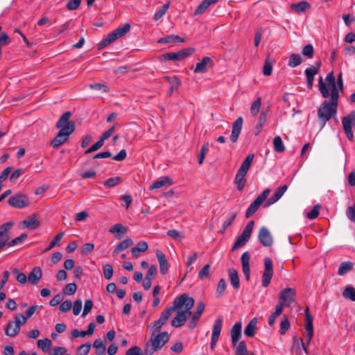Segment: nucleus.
Instances as JSON below:
<instances>
[{
  "label": "nucleus",
  "instance_id": "8fccbe9b",
  "mask_svg": "<svg viewBox=\"0 0 355 355\" xmlns=\"http://www.w3.org/2000/svg\"><path fill=\"white\" fill-rule=\"evenodd\" d=\"M290 328V322L286 316H284L280 323V334L284 335Z\"/></svg>",
  "mask_w": 355,
  "mask_h": 355
},
{
  "label": "nucleus",
  "instance_id": "cd10ccee",
  "mask_svg": "<svg viewBox=\"0 0 355 355\" xmlns=\"http://www.w3.org/2000/svg\"><path fill=\"white\" fill-rule=\"evenodd\" d=\"M257 324V318H253L248 324L246 325L244 329V334L246 336L252 338L255 335V329Z\"/></svg>",
  "mask_w": 355,
  "mask_h": 355
},
{
  "label": "nucleus",
  "instance_id": "69168bd1",
  "mask_svg": "<svg viewBox=\"0 0 355 355\" xmlns=\"http://www.w3.org/2000/svg\"><path fill=\"white\" fill-rule=\"evenodd\" d=\"M130 29V25L129 24H125L123 27H119L115 29L116 33L118 34L119 37L125 35L128 32H129Z\"/></svg>",
  "mask_w": 355,
  "mask_h": 355
},
{
  "label": "nucleus",
  "instance_id": "7ed1b4c3",
  "mask_svg": "<svg viewBox=\"0 0 355 355\" xmlns=\"http://www.w3.org/2000/svg\"><path fill=\"white\" fill-rule=\"evenodd\" d=\"M71 112H64L55 124L56 128L60 131L51 141L50 145L54 148H58L65 144L69 139L70 135L76 130V123L70 121Z\"/></svg>",
  "mask_w": 355,
  "mask_h": 355
},
{
  "label": "nucleus",
  "instance_id": "3c124183",
  "mask_svg": "<svg viewBox=\"0 0 355 355\" xmlns=\"http://www.w3.org/2000/svg\"><path fill=\"white\" fill-rule=\"evenodd\" d=\"M64 232H60L58 233L54 238L51 241V242L50 243L49 245L46 248V250H44V252H46V251H49L50 250H51L52 248H53L56 245H58L59 243V242L60 241V240L62 239V238L64 236Z\"/></svg>",
  "mask_w": 355,
  "mask_h": 355
},
{
  "label": "nucleus",
  "instance_id": "e2e57ef3",
  "mask_svg": "<svg viewBox=\"0 0 355 355\" xmlns=\"http://www.w3.org/2000/svg\"><path fill=\"white\" fill-rule=\"evenodd\" d=\"M26 238L27 234H22L19 236L16 237L15 239L11 240L10 241H8V246H14L19 243H21Z\"/></svg>",
  "mask_w": 355,
  "mask_h": 355
},
{
  "label": "nucleus",
  "instance_id": "2f4dec72",
  "mask_svg": "<svg viewBox=\"0 0 355 355\" xmlns=\"http://www.w3.org/2000/svg\"><path fill=\"white\" fill-rule=\"evenodd\" d=\"M218 0H203L196 8L194 15H199L203 13L210 5L215 3Z\"/></svg>",
  "mask_w": 355,
  "mask_h": 355
},
{
  "label": "nucleus",
  "instance_id": "58836bf2",
  "mask_svg": "<svg viewBox=\"0 0 355 355\" xmlns=\"http://www.w3.org/2000/svg\"><path fill=\"white\" fill-rule=\"evenodd\" d=\"M274 150L277 153H283L285 150V146L282 139L279 136H276L273 139Z\"/></svg>",
  "mask_w": 355,
  "mask_h": 355
},
{
  "label": "nucleus",
  "instance_id": "393cba45",
  "mask_svg": "<svg viewBox=\"0 0 355 355\" xmlns=\"http://www.w3.org/2000/svg\"><path fill=\"white\" fill-rule=\"evenodd\" d=\"M14 225L13 221H8L0 225V241H8L10 239L9 231Z\"/></svg>",
  "mask_w": 355,
  "mask_h": 355
},
{
  "label": "nucleus",
  "instance_id": "a878e982",
  "mask_svg": "<svg viewBox=\"0 0 355 355\" xmlns=\"http://www.w3.org/2000/svg\"><path fill=\"white\" fill-rule=\"evenodd\" d=\"M21 225L28 230H35L40 227V223L35 215L28 216L26 220L21 222Z\"/></svg>",
  "mask_w": 355,
  "mask_h": 355
},
{
  "label": "nucleus",
  "instance_id": "a211bd4d",
  "mask_svg": "<svg viewBox=\"0 0 355 355\" xmlns=\"http://www.w3.org/2000/svg\"><path fill=\"white\" fill-rule=\"evenodd\" d=\"M288 187L286 185H284L282 187H279L277 189L275 192L273 193V195L266 201V202L264 204L263 207H269L274 203H275L277 201H278L281 197L284 195V193L287 190Z\"/></svg>",
  "mask_w": 355,
  "mask_h": 355
},
{
  "label": "nucleus",
  "instance_id": "f03ea898",
  "mask_svg": "<svg viewBox=\"0 0 355 355\" xmlns=\"http://www.w3.org/2000/svg\"><path fill=\"white\" fill-rule=\"evenodd\" d=\"M193 304L194 299L187 293L182 294L173 300V305L167 308L171 315L174 311H177L175 317L171 320L173 327L178 328L184 324L191 314V309Z\"/></svg>",
  "mask_w": 355,
  "mask_h": 355
},
{
  "label": "nucleus",
  "instance_id": "c85d7f7f",
  "mask_svg": "<svg viewBox=\"0 0 355 355\" xmlns=\"http://www.w3.org/2000/svg\"><path fill=\"white\" fill-rule=\"evenodd\" d=\"M118 38H119V37L114 30L108 34L105 39L100 42L98 44V48L103 49L116 40Z\"/></svg>",
  "mask_w": 355,
  "mask_h": 355
},
{
  "label": "nucleus",
  "instance_id": "bb28decb",
  "mask_svg": "<svg viewBox=\"0 0 355 355\" xmlns=\"http://www.w3.org/2000/svg\"><path fill=\"white\" fill-rule=\"evenodd\" d=\"M246 173L241 171H238L234 179V184L236 185L237 189L239 191H243L246 183V178H245Z\"/></svg>",
  "mask_w": 355,
  "mask_h": 355
},
{
  "label": "nucleus",
  "instance_id": "a18cd8bd",
  "mask_svg": "<svg viewBox=\"0 0 355 355\" xmlns=\"http://www.w3.org/2000/svg\"><path fill=\"white\" fill-rule=\"evenodd\" d=\"M261 105V98H257L252 104L250 107L251 114L254 116H257L259 112Z\"/></svg>",
  "mask_w": 355,
  "mask_h": 355
},
{
  "label": "nucleus",
  "instance_id": "9d476101",
  "mask_svg": "<svg viewBox=\"0 0 355 355\" xmlns=\"http://www.w3.org/2000/svg\"><path fill=\"white\" fill-rule=\"evenodd\" d=\"M273 275L272 261L270 258L266 257L264 259V271L262 275V286L267 287Z\"/></svg>",
  "mask_w": 355,
  "mask_h": 355
},
{
  "label": "nucleus",
  "instance_id": "4d7b16f0",
  "mask_svg": "<svg viewBox=\"0 0 355 355\" xmlns=\"http://www.w3.org/2000/svg\"><path fill=\"white\" fill-rule=\"evenodd\" d=\"M166 234L168 236L177 241H182L184 238V234L176 230H169L167 231Z\"/></svg>",
  "mask_w": 355,
  "mask_h": 355
},
{
  "label": "nucleus",
  "instance_id": "052dcab7",
  "mask_svg": "<svg viewBox=\"0 0 355 355\" xmlns=\"http://www.w3.org/2000/svg\"><path fill=\"white\" fill-rule=\"evenodd\" d=\"M302 53L304 56H306L308 58H312L313 57V54H314V50H313V46L311 44L306 45L302 49Z\"/></svg>",
  "mask_w": 355,
  "mask_h": 355
},
{
  "label": "nucleus",
  "instance_id": "37998d69",
  "mask_svg": "<svg viewBox=\"0 0 355 355\" xmlns=\"http://www.w3.org/2000/svg\"><path fill=\"white\" fill-rule=\"evenodd\" d=\"M343 295L345 298L355 302V289L352 286H347L343 291Z\"/></svg>",
  "mask_w": 355,
  "mask_h": 355
},
{
  "label": "nucleus",
  "instance_id": "1a4fd4ad",
  "mask_svg": "<svg viewBox=\"0 0 355 355\" xmlns=\"http://www.w3.org/2000/svg\"><path fill=\"white\" fill-rule=\"evenodd\" d=\"M8 202L12 207L21 209L29 205V199L26 195L19 193L10 196Z\"/></svg>",
  "mask_w": 355,
  "mask_h": 355
},
{
  "label": "nucleus",
  "instance_id": "6ab92c4d",
  "mask_svg": "<svg viewBox=\"0 0 355 355\" xmlns=\"http://www.w3.org/2000/svg\"><path fill=\"white\" fill-rule=\"evenodd\" d=\"M243 125V119L242 117H239L236 119V121L234 122L232 125V133L230 135V139L233 143H235L237 141L239 134L241 131Z\"/></svg>",
  "mask_w": 355,
  "mask_h": 355
},
{
  "label": "nucleus",
  "instance_id": "4468645a",
  "mask_svg": "<svg viewBox=\"0 0 355 355\" xmlns=\"http://www.w3.org/2000/svg\"><path fill=\"white\" fill-rule=\"evenodd\" d=\"M258 239L264 247H270L273 243L272 236L268 229L266 227H262L259 230Z\"/></svg>",
  "mask_w": 355,
  "mask_h": 355
},
{
  "label": "nucleus",
  "instance_id": "0eeeda50",
  "mask_svg": "<svg viewBox=\"0 0 355 355\" xmlns=\"http://www.w3.org/2000/svg\"><path fill=\"white\" fill-rule=\"evenodd\" d=\"M254 225V220H250L247 224L241 234L237 238L236 241H235L232 248V251L245 245V243L248 241L249 239L250 238Z\"/></svg>",
  "mask_w": 355,
  "mask_h": 355
},
{
  "label": "nucleus",
  "instance_id": "864d4df0",
  "mask_svg": "<svg viewBox=\"0 0 355 355\" xmlns=\"http://www.w3.org/2000/svg\"><path fill=\"white\" fill-rule=\"evenodd\" d=\"M320 209V205L318 204L315 205L313 208L311 209V211L306 214V217L310 220L316 218L319 215V211Z\"/></svg>",
  "mask_w": 355,
  "mask_h": 355
},
{
  "label": "nucleus",
  "instance_id": "338daca9",
  "mask_svg": "<svg viewBox=\"0 0 355 355\" xmlns=\"http://www.w3.org/2000/svg\"><path fill=\"white\" fill-rule=\"evenodd\" d=\"M125 355H143L141 348L138 346H134L128 349Z\"/></svg>",
  "mask_w": 355,
  "mask_h": 355
},
{
  "label": "nucleus",
  "instance_id": "680f3d73",
  "mask_svg": "<svg viewBox=\"0 0 355 355\" xmlns=\"http://www.w3.org/2000/svg\"><path fill=\"white\" fill-rule=\"evenodd\" d=\"M77 289L76 284L74 283L67 284L64 289V293L68 295H73Z\"/></svg>",
  "mask_w": 355,
  "mask_h": 355
},
{
  "label": "nucleus",
  "instance_id": "774afa93",
  "mask_svg": "<svg viewBox=\"0 0 355 355\" xmlns=\"http://www.w3.org/2000/svg\"><path fill=\"white\" fill-rule=\"evenodd\" d=\"M346 215L349 220L355 223V207H349L347 209Z\"/></svg>",
  "mask_w": 355,
  "mask_h": 355
},
{
  "label": "nucleus",
  "instance_id": "09e8293b",
  "mask_svg": "<svg viewBox=\"0 0 355 355\" xmlns=\"http://www.w3.org/2000/svg\"><path fill=\"white\" fill-rule=\"evenodd\" d=\"M226 282L225 279H220L216 288V295L217 297L222 296L226 289Z\"/></svg>",
  "mask_w": 355,
  "mask_h": 355
},
{
  "label": "nucleus",
  "instance_id": "39448f33",
  "mask_svg": "<svg viewBox=\"0 0 355 355\" xmlns=\"http://www.w3.org/2000/svg\"><path fill=\"white\" fill-rule=\"evenodd\" d=\"M195 51V49L190 47L178 51V52H168L159 57L162 62L182 60L191 55Z\"/></svg>",
  "mask_w": 355,
  "mask_h": 355
},
{
  "label": "nucleus",
  "instance_id": "6e6552de",
  "mask_svg": "<svg viewBox=\"0 0 355 355\" xmlns=\"http://www.w3.org/2000/svg\"><path fill=\"white\" fill-rule=\"evenodd\" d=\"M270 189H266L261 195H259L249 206L246 212L245 217L247 218L252 216L259 209L260 205L263 202V201L267 198L268 195L270 194Z\"/></svg>",
  "mask_w": 355,
  "mask_h": 355
},
{
  "label": "nucleus",
  "instance_id": "f257e3e1",
  "mask_svg": "<svg viewBox=\"0 0 355 355\" xmlns=\"http://www.w3.org/2000/svg\"><path fill=\"white\" fill-rule=\"evenodd\" d=\"M325 80L327 83L323 81L322 76L318 79V89L321 95L324 98L330 97V100L324 101L318 110V116L321 128H323L331 118H335L339 98L333 71L327 75Z\"/></svg>",
  "mask_w": 355,
  "mask_h": 355
},
{
  "label": "nucleus",
  "instance_id": "c9c22d12",
  "mask_svg": "<svg viewBox=\"0 0 355 355\" xmlns=\"http://www.w3.org/2000/svg\"><path fill=\"white\" fill-rule=\"evenodd\" d=\"M254 157V154H252V153L249 154L246 157V158L244 159L243 163L241 164V166L239 170L247 173L248 171L249 170V168L252 164Z\"/></svg>",
  "mask_w": 355,
  "mask_h": 355
},
{
  "label": "nucleus",
  "instance_id": "7c9ffc66",
  "mask_svg": "<svg viewBox=\"0 0 355 355\" xmlns=\"http://www.w3.org/2000/svg\"><path fill=\"white\" fill-rule=\"evenodd\" d=\"M171 185L173 184L172 180L168 177H162L160 180L155 181L153 184H152L149 187V190L152 191L154 189H157L164 187L166 184Z\"/></svg>",
  "mask_w": 355,
  "mask_h": 355
},
{
  "label": "nucleus",
  "instance_id": "4c0bfd02",
  "mask_svg": "<svg viewBox=\"0 0 355 355\" xmlns=\"http://www.w3.org/2000/svg\"><path fill=\"white\" fill-rule=\"evenodd\" d=\"M302 63V58L300 54L292 53L288 59V65L290 67H296Z\"/></svg>",
  "mask_w": 355,
  "mask_h": 355
},
{
  "label": "nucleus",
  "instance_id": "f704fd0d",
  "mask_svg": "<svg viewBox=\"0 0 355 355\" xmlns=\"http://www.w3.org/2000/svg\"><path fill=\"white\" fill-rule=\"evenodd\" d=\"M235 355H255L253 352L248 350L246 343L245 341L239 343L238 346L236 347Z\"/></svg>",
  "mask_w": 355,
  "mask_h": 355
},
{
  "label": "nucleus",
  "instance_id": "ddd939ff",
  "mask_svg": "<svg viewBox=\"0 0 355 355\" xmlns=\"http://www.w3.org/2000/svg\"><path fill=\"white\" fill-rule=\"evenodd\" d=\"M223 324V319L222 318H218L214 324L212 333H211V339L210 343V348L214 349L215 348L216 344L219 338L221 329Z\"/></svg>",
  "mask_w": 355,
  "mask_h": 355
},
{
  "label": "nucleus",
  "instance_id": "c03bdc74",
  "mask_svg": "<svg viewBox=\"0 0 355 355\" xmlns=\"http://www.w3.org/2000/svg\"><path fill=\"white\" fill-rule=\"evenodd\" d=\"M51 345V341L49 338L40 339L37 340V347L43 352H47Z\"/></svg>",
  "mask_w": 355,
  "mask_h": 355
},
{
  "label": "nucleus",
  "instance_id": "5fc2aeb1",
  "mask_svg": "<svg viewBox=\"0 0 355 355\" xmlns=\"http://www.w3.org/2000/svg\"><path fill=\"white\" fill-rule=\"evenodd\" d=\"M236 215L237 214L234 212V213H232L227 218V219L223 222V224L222 225V230L221 232H225L226 230V229L230 226L232 225V223H233V221L234 220V219L236 218Z\"/></svg>",
  "mask_w": 355,
  "mask_h": 355
},
{
  "label": "nucleus",
  "instance_id": "4be33fe9",
  "mask_svg": "<svg viewBox=\"0 0 355 355\" xmlns=\"http://www.w3.org/2000/svg\"><path fill=\"white\" fill-rule=\"evenodd\" d=\"M306 315V326L305 329L307 332L306 336L309 338V341H311L313 336V318L309 313V309L306 307L305 310Z\"/></svg>",
  "mask_w": 355,
  "mask_h": 355
},
{
  "label": "nucleus",
  "instance_id": "dca6fc26",
  "mask_svg": "<svg viewBox=\"0 0 355 355\" xmlns=\"http://www.w3.org/2000/svg\"><path fill=\"white\" fill-rule=\"evenodd\" d=\"M212 60L211 58L203 57L200 62L196 64L194 69L195 73H203L207 71V68L212 66Z\"/></svg>",
  "mask_w": 355,
  "mask_h": 355
},
{
  "label": "nucleus",
  "instance_id": "13d9d810",
  "mask_svg": "<svg viewBox=\"0 0 355 355\" xmlns=\"http://www.w3.org/2000/svg\"><path fill=\"white\" fill-rule=\"evenodd\" d=\"M103 274L107 280L112 278L113 275V267L111 264L107 263L103 266Z\"/></svg>",
  "mask_w": 355,
  "mask_h": 355
},
{
  "label": "nucleus",
  "instance_id": "79ce46f5",
  "mask_svg": "<svg viewBox=\"0 0 355 355\" xmlns=\"http://www.w3.org/2000/svg\"><path fill=\"white\" fill-rule=\"evenodd\" d=\"M210 268L211 266L209 264H206L203 266V268L198 272V277L201 280H205L210 278Z\"/></svg>",
  "mask_w": 355,
  "mask_h": 355
},
{
  "label": "nucleus",
  "instance_id": "b1692460",
  "mask_svg": "<svg viewBox=\"0 0 355 355\" xmlns=\"http://www.w3.org/2000/svg\"><path fill=\"white\" fill-rule=\"evenodd\" d=\"M42 277V271L40 267H34L28 273V281L30 284L35 285L41 279Z\"/></svg>",
  "mask_w": 355,
  "mask_h": 355
},
{
  "label": "nucleus",
  "instance_id": "c756f323",
  "mask_svg": "<svg viewBox=\"0 0 355 355\" xmlns=\"http://www.w3.org/2000/svg\"><path fill=\"white\" fill-rule=\"evenodd\" d=\"M128 231V228L121 223H117L112 226L109 232L112 234H117L116 238L120 239Z\"/></svg>",
  "mask_w": 355,
  "mask_h": 355
},
{
  "label": "nucleus",
  "instance_id": "6e6d98bb",
  "mask_svg": "<svg viewBox=\"0 0 355 355\" xmlns=\"http://www.w3.org/2000/svg\"><path fill=\"white\" fill-rule=\"evenodd\" d=\"M94 248V245L92 243H87L83 245L80 248V253L82 255L86 256L90 254Z\"/></svg>",
  "mask_w": 355,
  "mask_h": 355
},
{
  "label": "nucleus",
  "instance_id": "20e7f679",
  "mask_svg": "<svg viewBox=\"0 0 355 355\" xmlns=\"http://www.w3.org/2000/svg\"><path fill=\"white\" fill-rule=\"evenodd\" d=\"M26 322V318L22 314H17L14 321H9L5 329V334L10 337L16 336L20 331L21 326Z\"/></svg>",
  "mask_w": 355,
  "mask_h": 355
},
{
  "label": "nucleus",
  "instance_id": "2eb2a0df",
  "mask_svg": "<svg viewBox=\"0 0 355 355\" xmlns=\"http://www.w3.org/2000/svg\"><path fill=\"white\" fill-rule=\"evenodd\" d=\"M320 62L315 63V66L306 69L304 73L307 79V87L309 89L313 87L314 76L318 73L320 67Z\"/></svg>",
  "mask_w": 355,
  "mask_h": 355
},
{
  "label": "nucleus",
  "instance_id": "423d86ee",
  "mask_svg": "<svg viewBox=\"0 0 355 355\" xmlns=\"http://www.w3.org/2000/svg\"><path fill=\"white\" fill-rule=\"evenodd\" d=\"M342 124L347 138L349 141H353L354 134L352 128L355 127V111H352L348 115L343 117Z\"/></svg>",
  "mask_w": 355,
  "mask_h": 355
},
{
  "label": "nucleus",
  "instance_id": "a19ab883",
  "mask_svg": "<svg viewBox=\"0 0 355 355\" xmlns=\"http://www.w3.org/2000/svg\"><path fill=\"white\" fill-rule=\"evenodd\" d=\"M93 347L96 349V355H103L105 352V345L101 339H96L93 343Z\"/></svg>",
  "mask_w": 355,
  "mask_h": 355
},
{
  "label": "nucleus",
  "instance_id": "ea45409f",
  "mask_svg": "<svg viewBox=\"0 0 355 355\" xmlns=\"http://www.w3.org/2000/svg\"><path fill=\"white\" fill-rule=\"evenodd\" d=\"M133 241L131 239H126L121 241L120 243L117 245L116 248L114 250V253L116 254L120 251H122L128 248H129L131 245H132Z\"/></svg>",
  "mask_w": 355,
  "mask_h": 355
},
{
  "label": "nucleus",
  "instance_id": "412c9836",
  "mask_svg": "<svg viewBox=\"0 0 355 355\" xmlns=\"http://www.w3.org/2000/svg\"><path fill=\"white\" fill-rule=\"evenodd\" d=\"M204 310H205L204 303L202 302H199L197 306V309L195 311V313L189 324V327L191 329H193L196 327V326L198 324V320L200 319Z\"/></svg>",
  "mask_w": 355,
  "mask_h": 355
},
{
  "label": "nucleus",
  "instance_id": "0e129e2a",
  "mask_svg": "<svg viewBox=\"0 0 355 355\" xmlns=\"http://www.w3.org/2000/svg\"><path fill=\"white\" fill-rule=\"evenodd\" d=\"M91 348V345L89 343H85L80 345L77 350V355H87Z\"/></svg>",
  "mask_w": 355,
  "mask_h": 355
},
{
  "label": "nucleus",
  "instance_id": "72a5a7b5",
  "mask_svg": "<svg viewBox=\"0 0 355 355\" xmlns=\"http://www.w3.org/2000/svg\"><path fill=\"white\" fill-rule=\"evenodd\" d=\"M228 275L232 286L238 289L240 286V282L237 271L234 268H230L228 270Z\"/></svg>",
  "mask_w": 355,
  "mask_h": 355
},
{
  "label": "nucleus",
  "instance_id": "473e14b6",
  "mask_svg": "<svg viewBox=\"0 0 355 355\" xmlns=\"http://www.w3.org/2000/svg\"><path fill=\"white\" fill-rule=\"evenodd\" d=\"M311 8V5L308 1H302L297 3H293L291 8L297 12H304Z\"/></svg>",
  "mask_w": 355,
  "mask_h": 355
},
{
  "label": "nucleus",
  "instance_id": "603ef678",
  "mask_svg": "<svg viewBox=\"0 0 355 355\" xmlns=\"http://www.w3.org/2000/svg\"><path fill=\"white\" fill-rule=\"evenodd\" d=\"M121 182V178L120 177H114L108 178L105 182L104 186L110 188L114 187L118 185Z\"/></svg>",
  "mask_w": 355,
  "mask_h": 355
},
{
  "label": "nucleus",
  "instance_id": "de8ad7c7",
  "mask_svg": "<svg viewBox=\"0 0 355 355\" xmlns=\"http://www.w3.org/2000/svg\"><path fill=\"white\" fill-rule=\"evenodd\" d=\"M169 8V3H166L165 4H164L154 15V19L155 20H158L161 17H162L165 13L166 12V11L168 10Z\"/></svg>",
  "mask_w": 355,
  "mask_h": 355
},
{
  "label": "nucleus",
  "instance_id": "e433bc0d",
  "mask_svg": "<svg viewBox=\"0 0 355 355\" xmlns=\"http://www.w3.org/2000/svg\"><path fill=\"white\" fill-rule=\"evenodd\" d=\"M353 268V263L351 261L343 262L338 268V274L340 276L349 272Z\"/></svg>",
  "mask_w": 355,
  "mask_h": 355
},
{
  "label": "nucleus",
  "instance_id": "49530a36",
  "mask_svg": "<svg viewBox=\"0 0 355 355\" xmlns=\"http://www.w3.org/2000/svg\"><path fill=\"white\" fill-rule=\"evenodd\" d=\"M241 322H236L231 329L230 334L231 337L241 338Z\"/></svg>",
  "mask_w": 355,
  "mask_h": 355
},
{
  "label": "nucleus",
  "instance_id": "9b49d317",
  "mask_svg": "<svg viewBox=\"0 0 355 355\" xmlns=\"http://www.w3.org/2000/svg\"><path fill=\"white\" fill-rule=\"evenodd\" d=\"M169 337L166 331H163L157 334L156 336H153L150 338V343L157 351L160 350L164 345L168 341Z\"/></svg>",
  "mask_w": 355,
  "mask_h": 355
},
{
  "label": "nucleus",
  "instance_id": "f3484780",
  "mask_svg": "<svg viewBox=\"0 0 355 355\" xmlns=\"http://www.w3.org/2000/svg\"><path fill=\"white\" fill-rule=\"evenodd\" d=\"M295 295V291L294 289L291 288H285L279 293V300L283 304L288 306L293 301Z\"/></svg>",
  "mask_w": 355,
  "mask_h": 355
},
{
  "label": "nucleus",
  "instance_id": "bf43d9fd",
  "mask_svg": "<svg viewBox=\"0 0 355 355\" xmlns=\"http://www.w3.org/2000/svg\"><path fill=\"white\" fill-rule=\"evenodd\" d=\"M104 144V141L101 139L92 145L90 148L85 150V154L92 153L100 149Z\"/></svg>",
  "mask_w": 355,
  "mask_h": 355
},
{
  "label": "nucleus",
  "instance_id": "5701e85b",
  "mask_svg": "<svg viewBox=\"0 0 355 355\" xmlns=\"http://www.w3.org/2000/svg\"><path fill=\"white\" fill-rule=\"evenodd\" d=\"M241 263L243 274L245 277V279L248 281L250 279V255L248 252H245L242 254L241 257Z\"/></svg>",
  "mask_w": 355,
  "mask_h": 355
},
{
  "label": "nucleus",
  "instance_id": "f8f14e48",
  "mask_svg": "<svg viewBox=\"0 0 355 355\" xmlns=\"http://www.w3.org/2000/svg\"><path fill=\"white\" fill-rule=\"evenodd\" d=\"M170 317L171 313L166 308L164 311L162 312L159 318L151 323V326L154 329L153 331V336H155V334L158 333L160 331L162 326L166 324V322H167Z\"/></svg>",
  "mask_w": 355,
  "mask_h": 355
},
{
  "label": "nucleus",
  "instance_id": "aec40b11",
  "mask_svg": "<svg viewBox=\"0 0 355 355\" xmlns=\"http://www.w3.org/2000/svg\"><path fill=\"white\" fill-rule=\"evenodd\" d=\"M156 256L159 265V271L162 275H165L169 269V264L165 255L159 250L156 251Z\"/></svg>",
  "mask_w": 355,
  "mask_h": 355
}]
</instances>
